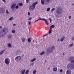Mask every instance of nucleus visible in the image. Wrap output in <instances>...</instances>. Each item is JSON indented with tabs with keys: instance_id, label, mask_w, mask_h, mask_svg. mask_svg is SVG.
<instances>
[{
	"instance_id": "39448f33",
	"label": "nucleus",
	"mask_w": 74,
	"mask_h": 74,
	"mask_svg": "<svg viewBox=\"0 0 74 74\" xmlns=\"http://www.w3.org/2000/svg\"><path fill=\"white\" fill-rule=\"evenodd\" d=\"M56 14H61V12H62V11L61 10V9L58 8L56 11Z\"/></svg>"
},
{
	"instance_id": "c03bdc74",
	"label": "nucleus",
	"mask_w": 74,
	"mask_h": 74,
	"mask_svg": "<svg viewBox=\"0 0 74 74\" xmlns=\"http://www.w3.org/2000/svg\"><path fill=\"white\" fill-rule=\"evenodd\" d=\"M47 36V34H45V35H44L43 36V37H45V36Z\"/></svg>"
},
{
	"instance_id": "a211bd4d",
	"label": "nucleus",
	"mask_w": 74,
	"mask_h": 74,
	"mask_svg": "<svg viewBox=\"0 0 74 74\" xmlns=\"http://www.w3.org/2000/svg\"><path fill=\"white\" fill-rule=\"evenodd\" d=\"M36 60V58H34L33 59H32V60H31V62H34V61H35V60Z\"/></svg>"
},
{
	"instance_id": "2f4dec72",
	"label": "nucleus",
	"mask_w": 74,
	"mask_h": 74,
	"mask_svg": "<svg viewBox=\"0 0 74 74\" xmlns=\"http://www.w3.org/2000/svg\"><path fill=\"white\" fill-rule=\"evenodd\" d=\"M12 32L13 33H15V31L12 30Z\"/></svg>"
},
{
	"instance_id": "f704fd0d",
	"label": "nucleus",
	"mask_w": 74,
	"mask_h": 74,
	"mask_svg": "<svg viewBox=\"0 0 74 74\" xmlns=\"http://www.w3.org/2000/svg\"><path fill=\"white\" fill-rule=\"evenodd\" d=\"M26 2L27 3H28L29 2V0H26Z\"/></svg>"
},
{
	"instance_id": "9d476101",
	"label": "nucleus",
	"mask_w": 74,
	"mask_h": 74,
	"mask_svg": "<svg viewBox=\"0 0 74 74\" xmlns=\"http://www.w3.org/2000/svg\"><path fill=\"white\" fill-rule=\"evenodd\" d=\"M66 74H71V72L70 70H67L66 72Z\"/></svg>"
},
{
	"instance_id": "603ef678",
	"label": "nucleus",
	"mask_w": 74,
	"mask_h": 74,
	"mask_svg": "<svg viewBox=\"0 0 74 74\" xmlns=\"http://www.w3.org/2000/svg\"><path fill=\"white\" fill-rule=\"evenodd\" d=\"M48 69L49 70V69H50V68H49V67L48 68Z\"/></svg>"
},
{
	"instance_id": "de8ad7c7",
	"label": "nucleus",
	"mask_w": 74,
	"mask_h": 74,
	"mask_svg": "<svg viewBox=\"0 0 74 74\" xmlns=\"http://www.w3.org/2000/svg\"><path fill=\"white\" fill-rule=\"evenodd\" d=\"M72 40H74V37H73L72 38Z\"/></svg>"
},
{
	"instance_id": "a18cd8bd",
	"label": "nucleus",
	"mask_w": 74,
	"mask_h": 74,
	"mask_svg": "<svg viewBox=\"0 0 74 74\" xmlns=\"http://www.w3.org/2000/svg\"><path fill=\"white\" fill-rule=\"evenodd\" d=\"M39 20H38H38L35 21V22H37V21H38Z\"/></svg>"
},
{
	"instance_id": "f3484780",
	"label": "nucleus",
	"mask_w": 74,
	"mask_h": 74,
	"mask_svg": "<svg viewBox=\"0 0 74 74\" xmlns=\"http://www.w3.org/2000/svg\"><path fill=\"white\" fill-rule=\"evenodd\" d=\"M45 53V51H42V52L40 53V55H44Z\"/></svg>"
},
{
	"instance_id": "0eeeda50",
	"label": "nucleus",
	"mask_w": 74,
	"mask_h": 74,
	"mask_svg": "<svg viewBox=\"0 0 74 74\" xmlns=\"http://www.w3.org/2000/svg\"><path fill=\"white\" fill-rule=\"evenodd\" d=\"M21 59V57L20 56H17L15 58V60L16 61H19Z\"/></svg>"
},
{
	"instance_id": "f8f14e48",
	"label": "nucleus",
	"mask_w": 74,
	"mask_h": 74,
	"mask_svg": "<svg viewBox=\"0 0 74 74\" xmlns=\"http://www.w3.org/2000/svg\"><path fill=\"white\" fill-rule=\"evenodd\" d=\"M58 70V68H54L53 69V71H56Z\"/></svg>"
},
{
	"instance_id": "2eb2a0df",
	"label": "nucleus",
	"mask_w": 74,
	"mask_h": 74,
	"mask_svg": "<svg viewBox=\"0 0 74 74\" xmlns=\"http://www.w3.org/2000/svg\"><path fill=\"white\" fill-rule=\"evenodd\" d=\"M65 38V37L64 36L61 39L60 41L62 42L63 40H64V39Z\"/></svg>"
},
{
	"instance_id": "6ab92c4d",
	"label": "nucleus",
	"mask_w": 74,
	"mask_h": 74,
	"mask_svg": "<svg viewBox=\"0 0 74 74\" xmlns=\"http://www.w3.org/2000/svg\"><path fill=\"white\" fill-rule=\"evenodd\" d=\"M25 40H26L25 38H23L22 39V42H25Z\"/></svg>"
},
{
	"instance_id": "4be33fe9",
	"label": "nucleus",
	"mask_w": 74,
	"mask_h": 74,
	"mask_svg": "<svg viewBox=\"0 0 74 74\" xmlns=\"http://www.w3.org/2000/svg\"><path fill=\"white\" fill-rule=\"evenodd\" d=\"M50 10H51V8H49L47 9V11H49Z\"/></svg>"
},
{
	"instance_id": "7ed1b4c3",
	"label": "nucleus",
	"mask_w": 74,
	"mask_h": 74,
	"mask_svg": "<svg viewBox=\"0 0 74 74\" xmlns=\"http://www.w3.org/2000/svg\"><path fill=\"white\" fill-rule=\"evenodd\" d=\"M6 33V30L5 29H3L0 33V37H1V36H3L5 35Z\"/></svg>"
},
{
	"instance_id": "79ce46f5",
	"label": "nucleus",
	"mask_w": 74,
	"mask_h": 74,
	"mask_svg": "<svg viewBox=\"0 0 74 74\" xmlns=\"http://www.w3.org/2000/svg\"><path fill=\"white\" fill-rule=\"evenodd\" d=\"M69 19H71V16H69Z\"/></svg>"
},
{
	"instance_id": "6e6d98bb",
	"label": "nucleus",
	"mask_w": 74,
	"mask_h": 74,
	"mask_svg": "<svg viewBox=\"0 0 74 74\" xmlns=\"http://www.w3.org/2000/svg\"><path fill=\"white\" fill-rule=\"evenodd\" d=\"M24 56V55H23V56Z\"/></svg>"
},
{
	"instance_id": "aec40b11",
	"label": "nucleus",
	"mask_w": 74,
	"mask_h": 74,
	"mask_svg": "<svg viewBox=\"0 0 74 74\" xmlns=\"http://www.w3.org/2000/svg\"><path fill=\"white\" fill-rule=\"evenodd\" d=\"M18 5L20 6H22V5H23L22 3H19Z\"/></svg>"
},
{
	"instance_id": "c85d7f7f",
	"label": "nucleus",
	"mask_w": 74,
	"mask_h": 74,
	"mask_svg": "<svg viewBox=\"0 0 74 74\" xmlns=\"http://www.w3.org/2000/svg\"><path fill=\"white\" fill-rule=\"evenodd\" d=\"M51 27H52V28H54V27H55V25H53L51 26Z\"/></svg>"
},
{
	"instance_id": "f257e3e1",
	"label": "nucleus",
	"mask_w": 74,
	"mask_h": 74,
	"mask_svg": "<svg viewBox=\"0 0 74 74\" xmlns=\"http://www.w3.org/2000/svg\"><path fill=\"white\" fill-rule=\"evenodd\" d=\"M38 3L36 2L32 4V5H31L29 8V10H34L35 8V6H36V4H37Z\"/></svg>"
},
{
	"instance_id": "864d4df0",
	"label": "nucleus",
	"mask_w": 74,
	"mask_h": 74,
	"mask_svg": "<svg viewBox=\"0 0 74 74\" xmlns=\"http://www.w3.org/2000/svg\"><path fill=\"white\" fill-rule=\"evenodd\" d=\"M72 5H74V3H73V4H72Z\"/></svg>"
},
{
	"instance_id": "8fccbe9b",
	"label": "nucleus",
	"mask_w": 74,
	"mask_h": 74,
	"mask_svg": "<svg viewBox=\"0 0 74 74\" xmlns=\"http://www.w3.org/2000/svg\"><path fill=\"white\" fill-rule=\"evenodd\" d=\"M2 27L1 26H0V29H2Z\"/></svg>"
},
{
	"instance_id": "393cba45",
	"label": "nucleus",
	"mask_w": 74,
	"mask_h": 74,
	"mask_svg": "<svg viewBox=\"0 0 74 74\" xmlns=\"http://www.w3.org/2000/svg\"><path fill=\"white\" fill-rule=\"evenodd\" d=\"M36 72H37V71H36V70H35L33 71V73L34 74H35Z\"/></svg>"
},
{
	"instance_id": "58836bf2",
	"label": "nucleus",
	"mask_w": 74,
	"mask_h": 74,
	"mask_svg": "<svg viewBox=\"0 0 74 74\" xmlns=\"http://www.w3.org/2000/svg\"><path fill=\"white\" fill-rule=\"evenodd\" d=\"M32 19V18L30 17V18H29L28 20H29V21H30V20H31V19Z\"/></svg>"
},
{
	"instance_id": "09e8293b",
	"label": "nucleus",
	"mask_w": 74,
	"mask_h": 74,
	"mask_svg": "<svg viewBox=\"0 0 74 74\" xmlns=\"http://www.w3.org/2000/svg\"><path fill=\"white\" fill-rule=\"evenodd\" d=\"M13 26H16V24H13Z\"/></svg>"
},
{
	"instance_id": "1a4fd4ad",
	"label": "nucleus",
	"mask_w": 74,
	"mask_h": 74,
	"mask_svg": "<svg viewBox=\"0 0 74 74\" xmlns=\"http://www.w3.org/2000/svg\"><path fill=\"white\" fill-rule=\"evenodd\" d=\"M25 71H26L25 69H22L21 70V72L22 74H25Z\"/></svg>"
},
{
	"instance_id": "5fc2aeb1",
	"label": "nucleus",
	"mask_w": 74,
	"mask_h": 74,
	"mask_svg": "<svg viewBox=\"0 0 74 74\" xmlns=\"http://www.w3.org/2000/svg\"><path fill=\"white\" fill-rule=\"evenodd\" d=\"M63 54L64 55V53H63Z\"/></svg>"
},
{
	"instance_id": "37998d69",
	"label": "nucleus",
	"mask_w": 74,
	"mask_h": 74,
	"mask_svg": "<svg viewBox=\"0 0 74 74\" xmlns=\"http://www.w3.org/2000/svg\"><path fill=\"white\" fill-rule=\"evenodd\" d=\"M30 24H31V21H30L29 22L28 25H30Z\"/></svg>"
},
{
	"instance_id": "4468645a",
	"label": "nucleus",
	"mask_w": 74,
	"mask_h": 74,
	"mask_svg": "<svg viewBox=\"0 0 74 74\" xmlns=\"http://www.w3.org/2000/svg\"><path fill=\"white\" fill-rule=\"evenodd\" d=\"M5 51V49L3 50L2 51H1L0 52V55H2L3 53L4 52V51Z\"/></svg>"
},
{
	"instance_id": "a19ab883",
	"label": "nucleus",
	"mask_w": 74,
	"mask_h": 74,
	"mask_svg": "<svg viewBox=\"0 0 74 74\" xmlns=\"http://www.w3.org/2000/svg\"><path fill=\"white\" fill-rule=\"evenodd\" d=\"M3 1V2H4L5 3H6V1H5V0H2Z\"/></svg>"
},
{
	"instance_id": "473e14b6",
	"label": "nucleus",
	"mask_w": 74,
	"mask_h": 74,
	"mask_svg": "<svg viewBox=\"0 0 74 74\" xmlns=\"http://www.w3.org/2000/svg\"><path fill=\"white\" fill-rule=\"evenodd\" d=\"M19 8V6L18 5H17L16 7V9H17V8Z\"/></svg>"
},
{
	"instance_id": "9b49d317",
	"label": "nucleus",
	"mask_w": 74,
	"mask_h": 74,
	"mask_svg": "<svg viewBox=\"0 0 74 74\" xmlns=\"http://www.w3.org/2000/svg\"><path fill=\"white\" fill-rule=\"evenodd\" d=\"M44 21H45L46 25H48L49 24V23H48V21H47V20H46L45 19V20H44Z\"/></svg>"
},
{
	"instance_id": "6e6552de",
	"label": "nucleus",
	"mask_w": 74,
	"mask_h": 74,
	"mask_svg": "<svg viewBox=\"0 0 74 74\" xmlns=\"http://www.w3.org/2000/svg\"><path fill=\"white\" fill-rule=\"evenodd\" d=\"M16 4H13L11 6V8L12 9L14 8L15 7V6H16Z\"/></svg>"
},
{
	"instance_id": "e433bc0d",
	"label": "nucleus",
	"mask_w": 74,
	"mask_h": 74,
	"mask_svg": "<svg viewBox=\"0 0 74 74\" xmlns=\"http://www.w3.org/2000/svg\"><path fill=\"white\" fill-rule=\"evenodd\" d=\"M28 15H30V13L29 12H28Z\"/></svg>"
},
{
	"instance_id": "dca6fc26",
	"label": "nucleus",
	"mask_w": 74,
	"mask_h": 74,
	"mask_svg": "<svg viewBox=\"0 0 74 74\" xmlns=\"http://www.w3.org/2000/svg\"><path fill=\"white\" fill-rule=\"evenodd\" d=\"M38 20H42V21H44L45 20V18H43L42 19V18L41 17L39 18V19H38Z\"/></svg>"
},
{
	"instance_id": "20e7f679",
	"label": "nucleus",
	"mask_w": 74,
	"mask_h": 74,
	"mask_svg": "<svg viewBox=\"0 0 74 74\" xmlns=\"http://www.w3.org/2000/svg\"><path fill=\"white\" fill-rule=\"evenodd\" d=\"M5 62L6 64H10V59H9L8 58H6L5 60Z\"/></svg>"
},
{
	"instance_id": "c9c22d12",
	"label": "nucleus",
	"mask_w": 74,
	"mask_h": 74,
	"mask_svg": "<svg viewBox=\"0 0 74 74\" xmlns=\"http://www.w3.org/2000/svg\"><path fill=\"white\" fill-rule=\"evenodd\" d=\"M60 73H62L63 72V70H62V69H60Z\"/></svg>"
},
{
	"instance_id": "7c9ffc66",
	"label": "nucleus",
	"mask_w": 74,
	"mask_h": 74,
	"mask_svg": "<svg viewBox=\"0 0 74 74\" xmlns=\"http://www.w3.org/2000/svg\"><path fill=\"white\" fill-rule=\"evenodd\" d=\"M6 14H9V12H8V10H6Z\"/></svg>"
},
{
	"instance_id": "f03ea898",
	"label": "nucleus",
	"mask_w": 74,
	"mask_h": 74,
	"mask_svg": "<svg viewBox=\"0 0 74 74\" xmlns=\"http://www.w3.org/2000/svg\"><path fill=\"white\" fill-rule=\"evenodd\" d=\"M56 48L55 46H53L51 48L49 47L48 49L47 50V52H48L49 53H51L52 52H53L54 49H55Z\"/></svg>"
},
{
	"instance_id": "c756f323",
	"label": "nucleus",
	"mask_w": 74,
	"mask_h": 74,
	"mask_svg": "<svg viewBox=\"0 0 74 74\" xmlns=\"http://www.w3.org/2000/svg\"><path fill=\"white\" fill-rule=\"evenodd\" d=\"M55 10V8H53L51 10V12H53V11H54V10Z\"/></svg>"
},
{
	"instance_id": "423d86ee",
	"label": "nucleus",
	"mask_w": 74,
	"mask_h": 74,
	"mask_svg": "<svg viewBox=\"0 0 74 74\" xmlns=\"http://www.w3.org/2000/svg\"><path fill=\"white\" fill-rule=\"evenodd\" d=\"M46 1L47 2H49V0H41V3L42 4H44V2L45 3Z\"/></svg>"
},
{
	"instance_id": "49530a36",
	"label": "nucleus",
	"mask_w": 74,
	"mask_h": 74,
	"mask_svg": "<svg viewBox=\"0 0 74 74\" xmlns=\"http://www.w3.org/2000/svg\"><path fill=\"white\" fill-rule=\"evenodd\" d=\"M52 27H51V26L50 27V30H52Z\"/></svg>"
},
{
	"instance_id": "5701e85b",
	"label": "nucleus",
	"mask_w": 74,
	"mask_h": 74,
	"mask_svg": "<svg viewBox=\"0 0 74 74\" xmlns=\"http://www.w3.org/2000/svg\"><path fill=\"white\" fill-rule=\"evenodd\" d=\"M13 19H14V17H11L9 18V20H10V21H11V20H12Z\"/></svg>"
},
{
	"instance_id": "b1692460",
	"label": "nucleus",
	"mask_w": 74,
	"mask_h": 74,
	"mask_svg": "<svg viewBox=\"0 0 74 74\" xmlns=\"http://www.w3.org/2000/svg\"><path fill=\"white\" fill-rule=\"evenodd\" d=\"M8 47H12V45H11V44L10 43H9L8 44Z\"/></svg>"
},
{
	"instance_id": "4d7b16f0",
	"label": "nucleus",
	"mask_w": 74,
	"mask_h": 74,
	"mask_svg": "<svg viewBox=\"0 0 74 74\" xmlns=\"http://www.w3.org/2000/svg\"><path fill=\"white\" fill-rule=\"evenodd\" d=\"M23 23H21V24H23Z\"/></svg>"
},
{
	"instance_id": "a878e982",
	"label": "nucleus",
	"mask_w": 74,
	"mask_h": 74,
	"mask_svg": "<svg viewBox=\"0 0 74 74\" xmlns=\"http://www.w3.org/2000/svg\"><path fill=\"white\" fill-rule=\"evenodd\" d=\"M71 62L72 63H74V60H71Z\"/></svg>"
},
{
	"instance_id": "ddd939ff",
	"label": "nucleus",
	"mask_w": 74,
	"mask_h": 74,
	"mask_svg": "<svg viewBox=\"0 0 74 74\" xmlns=\"http://www.w3.org/2000/svg\"><path fill=\"white\" fill-rule=\"evenodd\" d=\"M27 41L28 42H31V38H29L27 39Z\"/></svg>"
},
{
	"instance_id": "3c124183",
	"label": "nucleus",
	"mask_w": 74,
	"mask_h": 74,
	"mask_svg": "<svg viewBox=\"0 0 74 74\" xmlns=\"http://www.w3.org/2000/svg\"><path fill=\"white\" fill-rule=\"evenodd\" d=\"M60 41V40L58 39V41Z\"/></svg>"
},
{
	"instance_id": "bb28decb",
	"label": "nucleus",
	"mask_w": 74,
	"mask_h": 74,
	"mask_svg": "<svg viewBox=\"0 0 74 74\" xmlns=\"http://www.w3.org/2000/svg\"><path fill=\"white\" fill-rule=\"evenodd\" d=\"M52 32V30L50 29L49 31V34H51Z\"/></svg>"
},
{
	"instance_id": "412c9836",
	"label": "nucleus",
	"mask_w": 74,
	"mask_h": 74,
	"mask_svg": "<svg viewBox=\"0 0 74 74\" xmlns=\"http://www.w3.org/2000/svg\"><path fill=\"white\" fill-rule=\"evenodd\" d=\"M29 73V71L28 70H27L25 72L26 74H27Z\"/></svg>"
},
{
	"instance_id": "4c0bfd02",
	"label": "nucleus",
	"mask_w": 74,
	"mask_h": 74,
	"mask_svg": "<svg viewBox=\"0 0 74 74\" xmlns=\"http://www.w3.org/2000/svg\"><path fill=\"white\" fill-rule=\"evenodd\" d=\"M71 59H74V57L73 56H71Z\"/></svg>"
},
{
	"instance_id": "72a5a7b5",
	"label": "nucleus",
	"mask_w": 74,
	"mask_h": 74,
	"mask_svg": "<svg viewBox=\"0 0 74 74\" xmlns=\"http://www.w3.org/2000/svg\"><path fill=\"white\" fill-rule=\"evenodd\" d=\"M73 44H72L71 45H70L69 46V47H73Z\"/></svg>"
},
{
	"instance_id": "cd10ccee",
	"label": "nucleus",
	"mask_w": 74,
	"mask_h": 74,
	"mask_svg": "<svg viewBox=\"0 0 74 74\" xmlns=\"http://www.w3.org/2000/svg\"><path fill=\"white\" fill-rule=\"evenodd\" d=\"M8 37H9V38H11L12 37V35H9Z\"/></svg>"
},
{
	"instance_id": "ea45409f",
	"label": "nucleus",
	"mask_w": 74,
	"mask_h": 74,
	"mask_svg": "<svg viewBox=\"0 0 74 74\" xmlns=\"http://www.w3.org/2000/svg\"><path fill=\"white\" fill-rule=\"evenodd\" d=\"M50 22V23H51V22H52V20L51 18H49Z\"/></svg>"
}]
</instances>
